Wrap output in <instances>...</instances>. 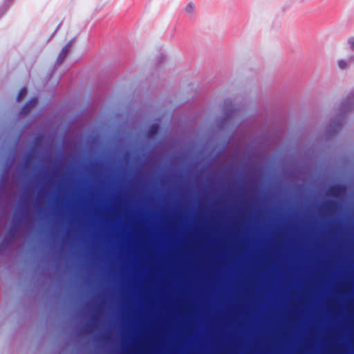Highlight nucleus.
Segmentation results:
<instances>
[{
	"label": "nucleus",
	"instance_id": "nucleus-1",
	"mask_svg": "<svg viewBox=\"0 0 354 354\" xmlns=\"http://www.w3.org/2000/svg\"><path fill=\"white\" fill-rule=\"evenodd\" d=\"M354 110V88L341 102L339 106V113L333 118L328 127L327 131L330 136L337 133L343 126L346 114Z\"/></svg>",
	"mask_w": 354,
	"mask_h": 354
},
{
	"label": "nucleus",
	"instance_id": "nucleus-2",
	"mask_svg": "<svg viewBox=\"0 0 354 354\" xmlns=\"http://www.w3.org/2000/svg\"><path fill=\"white\" fill-rule=\"evenodd\" d=\"M73 42V39H71L69 41L62 49L61 52L59 53L58 57L56 61L57 65H60L62 64V62L64 61L65 58L66 57L68 52L70 51V48L72 46V44Z\"/></svg>",
	"mask_w": 354,
	"mask_h": 354
},
{
	"label": "nucleus",
	"instance_id": "nucleus-3",
	"mask_svg": "<svg viewBox=\"0 0 354 354\" xmlns=\"http://www.w3.org/2000/svg\"><path fill=\"white\" fill-rule=\"evenodd\" d=\"M21 223V217H19V218H14L12 221V225H11V226L10 227V228L8 230V235H9L10 239L14 238L16 232H17V230L19 229V226Z\"/></svg>",
	"mask_w": 354,
	"mask_h": 354
},
{
	"label": "nucleus",
	"instance_id": "nucleus-4",
	"mask_svg": "<svg viewBox=\"0 0 354 354\" xmlns=\"http://www.w3.org/2000/svg\"><path fill=\"white\" fill-rule=\"evenodd\" d=\"M37 101V98L34 97L30 100L28 102H27L21 108V113L24 115L28 114L32 110V109H33L35 106Z\"/></svg>",
	"mask_w": 354,
	"mask_h": 354
},
{
	"label": "nucleus",
	"instance_id": "nucleus-5",
	"mask_svg": "<svg viewBox=\"0 0 354 354\" xmlns=\"http://www.w3.org/2000/svg\"><path fill=\"white\" fill-rule=\"evenodd\" d=\"M160 129L159 124H152L148 129L147 131V136L149 138L154 137L158 132Z\"/></svg>",
	"mask_w": 354,
	"mask_h": 354
},
{
	"label": "nucleus",
	"instance_id": "nucleus-6",
	"mask_svg": "<svg viewBox=\"0 0 354 354\" xmlns=\"http://www.w3.org/2000/svg\"><path fill=\"white\" fill-rule=\"evenodd\" d=\"M344 191V187L339 185L332 186L330 189V194L334 196H337Z\"/></svg>",
	"mask_w": 354,
	"mask_h": 354
},
{
	"label": "nucleus",
	"instance_id": "nucleus-7",
	"mask_svg": "<svg viewBox=\"0 0 354 354\" xmlns=\"http://www.w3.org/2000/svg\"><path fill=\"white\" fill-rule=\"evenodd\" d=\"M33 157V149L24 156V167L27 168L31 163Z\"/></svg>",
	"mask_w": 354,
	"mask_h": 354
},
{
	"label": "nucleus",
	"instance_id": "nucleus-8",
	"mask_svg": "<svg viewBox=\"0 0 354 354\" xmlns=\"http://www.w3.org/2000/svg\"><path fill=\"white\" fill-rule=\"evenodd\" d=\"M337 65L340 69L344 70L347 69L350 66L351 62L348 58L346 59H342L337 61Z\"/></svg>",
	"mask_w": 354,
	"mask_h": 354
},
{
	"label": "nucleus",
	"instance_id": "nucleus-9",
	"mask_svg": "<svg viewBox=\"0 0 354 354\" xmlns=\"http://www.w3.org/2000/svg\"><path fill=\"white\" fill-rule=\"evenodd\" d=\"M13 0H5L2 8H0V17L6 12Z\"/></svg>",
	"mask_w": 354,
	"mask_h": 354
},
{
	"label": "nucleus",
	"instance_id": "nucleus-10",
	"mask_svg": "<svg viewBox=\"0 0 354 354\" xmlns=\"http://www.w3.org/2000/svg\"><path fill=\"white\" fill-rule=\"evenodd\" d=\"M27 94V89L26 88L24 87L20 89L17 96V100L18 102L21 101Z\"/></svg>",
	"mask_w": 354,
	"mask_h": 354
},
{
	"label": "nucleus",
	"instance_id": "nucleus-11",
	"mask_svg": "<svg viewBox=\"0 0 354 354\" xmlns=\"http://www.w3.org/2000/svg\"><path fill=\"white\" fill-rule=\"evenodd\" d=\"M347 44L349 49L354 51V37H351L347 40Z\"/></svg>",
	"mask_w": 354,
	"mask_h": 354
},
{
	"label": "nucleus",
	"instance_id": "nucleus-12",
	"mask_svg": "<svg viewBox=\"0 0 354 354\" xmlns=\"http://www.w3.org/2000/svg\"><path fill=\"white\" fill-rule=\"evenodd\" d=\"M185 10L187 13L192 14L194 10V6L192 3H189L186 6Z\"/></svg>",
	"mask_w": 354,
	"mask_h": 354
},
{
	"label": "nucleus",
	"instance_id": "nucleus-13",
	"mask_svg": "<svg viewBox=\"0 0 354 354\" xmlns=\"http://www.w3.org/2000/svg\"><path fill=\"white\" fill-rule=\"evenodd\" d=\"M335 205H336V202H335V201H328V203H327V204H326V207H327L328 209H332V208H333Z\"/></svg>",
	"mask_w": 354,
	"mask_h": 354
},
{
	"label": "nucleus",
	"instance_id": "nucleus-14",
	"mask_svg": "<svg viewBox=\"0 0 354 354\" xmlns=\"http://www.w3.org/2000/svg\"><path fill=\"white\" fill-rule=\"evenodd\" d=\"M235 112H236V110L234 109H232L229 110L228 112L227 113V118L232 117L235 114Z\"/></svg>",
	"mask_w": 354,
	"mask_h": 354
},
{
	"label": "nucleus",
	"instance_id": "nucleus-15",
	"mask_svg": "<svg viewBox=\"0 0 354 354\" xmlns=\"http://www.w3.org/2000/svg\"><path fill=\"white\" fill-rule=\"evenodd\" d=\"M9 243H10V241L8 240L7 236H5L3 240V243L1 244V246H2L3 244H9Z\"/></svg>",
	"mask_w": 354,
	"mask_h": 354
},
{
	"label": "nucleus",
	"instance_id": "nucleus-16",
	"mask_svg": "<svg viewBox=\"0 0 354 354\" xmlns=\"http://www.w3.org/2000/svg\"><path fill=\"white\" fill-rule=\"evenodd\" d=\"M348 59L350 61L351 64L354 62V55H351L348 57Z\"/></svg>",
	"mask_w": 354,
	"mask_h": 354
},
{
	"label": "nucleus",
	"instance_id": "nucleus-17",
	"mask_svg": "<svg viewBox=\"0 0 354 354\" xmlns=\"http://www.w3.org/2000/svg\"><path fill=\"white\" fill-rule=\"evenodd\" d=\"M60 25H61V24L59 26H57V29H58L59 28Z\"/></svg>",
	"mask_w": 354,
	"mask_h": 354
}]
</instances>
